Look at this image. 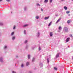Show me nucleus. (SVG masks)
Returning <instances> with one entry per match:
<instances>
[{"mask_svg": "<svg viewBox=\"0 0 73 73\" xmlns=\"http://www.w3.org/2000/svg\"><path fill=\"white\" fill-rule=\"evenodd\" d=\"M63 30L66 32H67L68 31V29L67 27H64Z\"/></svg>", "mask_w": 73, "mask_h": 73, "instance_id": "f257e3e1", "label": "nucleus"}, {"mask_svg": "<svg viewBox=\"0 0 73 73\" xmlns=\"http://www.w3.org/2000/svg\"><path fill=\"white\" fill-rule=\"evenodd\" d=\"M69 40H70V38H68L66 39V42H68L69 41Z\"/></svg>", "mask_w": 73, "mask_h": 73, "instance_id": "f03ea898", "label": "nucleus"}, {"mask_svg": "<svg viewBox=\"0 0 73 73\" xmlns=\"http://www.w3.org/2000/svg\"><path fill=\"white\" fill-rule=\"evenodd\" d=\"M60 20H61V18H59V19L57 20V21H56V23H58L59 21H60Z\"/></svg>", "mask_w": 73, "mask_h": 73, "instance_id": "7ed1b4c3", "label": "nucleus"}, {"mask_svg": "<svg viewBox=\"0 0 73 73\" xmlns=\"http://www.w3.org/2000/svg\"><path fill=\"white\" fill-rule=\"evenodd\" d=\"M49 18V17H45L44 18V20H47V19H48Z\"/></svg>", "mask_w": 73, "mask_h": 73, "instance_id": "20e7f679", "label": "nucleus"}, {"mask_svg": "<svg viewBox=\"0 0 73 73\" xmlns=\"http://www.w3.org/2000/svg\"><path fill=\"white\" fill-rule=\"evenodd\" d=\"M50 36H53V34L52 32H50Z\"/></svg>", "mask_w": 73, "mask_h": 73, "instance_id": "39448f33", "label": "nucleus"}, {"mask_svg": "<svg viewBox=\"0 0 73 73\" xmlns=\"http://www.w3.org/2000/svg\"><path fill=\"white\" fill-rule=\"evenodd\" d=\"M64 8L65 10H67V9H68V8L65 6L64 7Z\"/></svg>", "mask_w": 73, "mask_h": 73, "instance_id": "423d86ee", "label": "nucleus"}, {"mask_svg": "<svg viewBox=\"0 0 73 73\" xmlns=\"http://www.w3.org/2000/svg\"><path fill=\"white\" fill-rule=\"evenodd\" d=\"M62 29V28L61 27H59L58 28V29L59 30H61V29Z\"/></svg>", "mask_w": 73, "mask_h": 73, "instance_id": "0eeeda50", "label": "nucleus"}, {"mask_svg": "<svg viewBox=\"0 0 73 73\" xmlns=\"http://www.w3.org/2000/svg\"><path fill=\"white\" fill-rule=\"evenodd\" d=\"M15 39V37L13 36L12 38V40H14Z\"/></svg>", "mask_w": 73, "mask_h": 73, "instance_id": "6e6552de", "label": "nucleus"}, {"mask_svg": "<svg viewBox=\"0 0 73 73\" xmlns=\"http://www.w3.org/2000/svg\"><path fill=\"white\" fill-rule=\"evenodd\" d=\"M52 22L51 21L49 24L48 26H50V25L52 24Z\"/></svg>", "mask_w": 73, "mask_h": 73, "instance_id": "1a4fd4ad", "label": "nucleus"}, {"mask_svg": "<svg viewBox=\"0 0 73 73\" xmlns=\"http://www.w3.org/2000/svg\"><path fill=\"white\" fill-rule=\"evenodd\" d=\"M48 1V0H45L44 3H47Z\"/></svg>", "mask_w": 73, "mask_h": 73, "instance_id": "9d476101", "label": "nucleus"}, {"mask_svg": "<svg viewBox=\"0 0 73 73\" xmlns=\"http://www.w3.org/2000/svg\"><path fill=\"white\" fill-rule=\"evenodd\" d=\"M54 70H57V68L56 67H54Z\"/></svg>", "mask_w": 73, "mask_h": 73, "instance_id": "9b49d317", "label": "nucleus"}, {"mask_svg": "<svg viewBox=\"0 0 73 73\" xmlns=\"http://www.w3.org/2000/svg\"><path fill=\"white\" fill-rule=\"evenodd\" d=\"M70 20H68V21H67V23L68 24H69V23H70Z\"/></svg>", "mask_w": 73, "mask_h": 73, "instance_id": "f8f14e48", "label": "nucleus"}, {"mask_svg": "<svg viewBox=\"0 0 73 73\" xmlns=\"http://www.w3.org/2000/svg\"><path fill=\"white\" fill-rule=\"evenodd\" d=\"M29 64V62H27L26 63L27 66H28Z\"/></svg>", "mask_w": 73, "mask_h": 73, "instance_id": "ddd939ff", "label": "nucleus"}, {"mask_svg": "<svg viewBox=\"0 0 73 73\" xmlns=\"http://www.w3.org/2000/svg\"><path fill=\"white\" fill-rule=\"evenodd\" d=\"M14 34V32H13L11 34V36H13Z\"/></svg>", "mask_w": 73, "mask_h": 73, "instance_id": "4468645a", "label": "nucleus"}, {"mask_svg": "<svg viewBox=\"0 0 73 73\" xmlns=\"http://www.w3.org/2000/svg\"><path fill=\"white\" fill-rule=\"evenodd\" d=\"M28 24L25 25L24 26V27H27V26H28Z\"/></svg>", "mask_w": 73, "mask_h": 73, "instance_id": "2eb2a0df", "label": "nucleus"}, {"mask_svg": "<svg viewBox=\"0 0 73 73\" xmlns=\"http://www.w3.org/2000/svg\"><path fill=\"white\" fill-rule=\"evenodd\" d=\"M36 19H38V16H37L36 17Z\"/></svg>", "mask_w": 73, "mask_h": 73, "instance_id": "dca6fc26", "label": "nucleus"}, {"mask_svg": "<svg viewBox=\"0 0 73 73\" xmlns=\"http://www.w3.org/2000/svg\"><path fill=\"white\" fill-rule=\"evenodd\" d=\"M21 67H24V64H22L21 66Z\"/></svg>", "mask_w": 73, "mask_h": 73, "instance_id": "f3484780", "label": "nucleus"}, {"mask_svg": "<svg viewBox=\"0 0 73 73\" xmlns=\"http://www.w3.org/2000/svg\"><path fill=\"white\" fill-rule=\"evenodd\" d=\"M59 57V55H58V54L56 55V57L57 58V57Z\"/></svg>", "mask_w": 73, "mask_h": 73, "instance_id": "a211bd4d", "label": "nucleus"}, {"mask_svg": "<svg viewBox=\"0 0 73 73\" xmlns=\"http://www.w3.org/2000/svg\"><path fill=\"white\" fill-rule=\"evenodd\" d=\"M28 58L29 59L30 58V55H28Z\"/></svg>", "mask_w": 73, "mask_h": 73, "instance_id": "6ab92c4d", "label": "nucleus"}, {"mask_svg": "<svg viewBox=\"0 0 73 73\" xmlns=\"http://www.w3.org/2000/svg\"><path fill=\"white\" fill-rule=\"evenodd\" d=\"M47 61L48 62H49V58H48Z\"/></svg>", "mask_w": 73, "mask_h": 73, "instance_id": "aec40b11", "label": "nucleus"}, {"mask_svg": "<svg viewBox=\"0 0 73 73\" xmlns=\"http://www.w3.org/2000/svg\"><path fill=\"white\" fill-rule=\"evenodd\" d=\"M66 13H70V12L69 11H66Z\"/></svg>", "mask_w": 73, "mask_h": 73, "instance_id": "412c9836", "label": "nucleus"}, {"mask_svg": "<svg viewBox=\"0 0 73 73\" xmlns=\"http://www.w3.org/2000/svg\"><path fill=\"white\" fill-rule=\"evenodd\" d=\"M52 1H53V0H50V3H52Z\"/></svg>", "mask_w": 73, "mask_h": 73, "instance_id": "4be33fe9", "label": "nucleus"}, {"mask_svg": "<svg viewBox=\"0 0 73 73\" xmlns=\"http://www.w3.org/2000/svg\"><path fill=\"white\" fill-rule=\"evenodd\" d=\"M38 49L39 50H41V47H39Z\"/></svg>", "mask_w": 73, "mask_h": 73, "instance_id": "5701e85b", "label": "nucleus"}, {"mask_svg": "<svg viewBox=\"0 0 73 73\" xmlns=\"http://www.w3.org/2000/svg\"><path fill=\"white\" fill-rule=\"evenodd\" d=\"M16 27H15V26H14V27H13V29H15V28Z\"/></svg>", "mask_w": 73, "mask_h": 73, "instance_id": "b1692460", "label": "nucleus"}, {"mask_svg": "<svg viewBox=\"0 0 73 73\" xmlns=\"http://www.w3.org/2000/svg\"><path fill=\"white\" fill-rule=\"evenodd\" d=\"M32 61H35V58H33Z\"/></svg>", "mask_w": 73, "mask_h": 73, "instance_id": "393cba45", "label": "nucleus"}, {"mask_svg": "<svg viewBox=\"0 0 73 73\" xmlns=\"http://www.w3.org/2000/svg\"><path fill=\"white\" fill-rule=\"evenodd\" d=\"M27 42H28V41H27V40H26V41H25V43H27Z\"/></svg>", "mask_w": 73, "mask_h": 73, "instance_id": "a878e982", "label": "nucleus"}, {"mask_svg": "<svg viewBox=\"0 0 73 73\" xmlns=\"http://www.w3.org/2000/svg\"><path fill=\"white\" fill-rule=\"evenodd\" d=\"M0 25H3V23H0Z\"/></svg>", "mask_w": 73, "mask_h": 73, "instance_id": "bb28decb", "label": "nucleus"}, {"mask_svg": "<svg viewBox=\"0 0 73 73\" xmlns=\"http://www.w3.org/2000/svg\"><path fill=\"white\" fill-rule=\"evenodd\" d=\"M4 49H5V48H7V46H5L4 47Z\"/></svg>", "mask_w": 73, "mask_h": 73, "instance_id": "cd10ccee", "label": "nucleus"}, {"mask_svg": "<svg viewBox=\"0 0 73 73\" xmlns=\"http://www.w3.org/2000/svg\"><path fill=\"white\" fill-rule=\"evenodd\" d=\"M12 73H16V72H15L14 71H13L12 72Z\"/></svg>", "mask_w": 73, "mask_h": 73, "instance_id": "c85d7f7f", "label": "nucleus"}, {"mask_svg": "<svg viewBox=\"0 0 73 73\" xmlns=\"http://www.w3.org/2000/svg\"><path fill=\"white\" fill-rule=\"evenodd\" d=\"M0 61H3V60H2L1 58L0 59Z\"/></svg>", "mask_w": 73, "mask_h": 73, "instance_id": "c756f323", "label": "nucleus"}, {"mask_svg": "<svg viewBox=\"0 0 73 73\" xmlns=\"http://www.w3.org/2000/svg\"><path fill=\"white\" fill-rule=\"evenodd\" d=\"M40 35V33H38V35Z\"/></svg>", "mask_w": 73, "mask_h": 73, "instance_id": "7c9ffc66", "label": "nucleus"}, {"mask_svg": "<svg viewBox=\"0 0 73 73\" xmlns=\"http://www.w3.org/2000/svg\"><path fill=\"white\" fill-rule=\"evenodd\" d=\"M70 36H71V37H73V36H72V35H70Z\"/></svg>", "mask_w": 73, "mask_h": 73, "instance_id": "2f4dec72", "label": "nucleus"}, {"mask_svg": "<svg viewBox=\"0 0 73 73\" xmlns=\"http://www.w3.org/2000/svg\"><path fill=\"white\" fill-rule=\"evenodd\" d=\"M6 1H9V0H6Z\"/></svg>", "mask_w": 73, "mask_h": 73, "instance_id": "473e14b6", "label": "nucleus"}, {"mask_svg": "<svg viewBox=\"0 0 73 73\" xmlns=\"http://www.w3.org/2000/svg\"><path fill=\"white\" fill-rule=\"evenodd\" d=\"M25 32H26V31L24 30V33H25Z\"/></svg>", "mask_w": 73, "mask_h": 73, "instance_id": "72a5a7b5", "label": "nucleus"}, {"mask_svg": "<svg viewBox=\"0 0 73 73\" xmlns=\"http://www.w3.org/2000/svg\"><path fill=\"white\" fill-rule=\"evenodd\" d=\"M41 11H43V10L42 9H41Z\"/></svg>", "mask_w": 73, "mask_h": 73, "instance_id": "f704fd0d", "label": "nucleus"}, {"mask_svg": "<svg viewBox=\"0 0 73 73\" xmlns=\"http://www.w3.org/2000/svg\"><path fill=\"white\" fill-rule=\"evenodd\" d=\"M37 5H39V4H38Z\"/></svg>", "mask_w": 73, "mask_h": 73, "instance_id": "c9c22d12", "label": "nucleus"}, {"mask_svg": "<svg viewBox=\"0 0 73 73\" xmlns=\"http://www.w3.org/2000/svg\"><path fill=\"white\" fill-rule=\"evenodd\" d=\"M64 0H62V1H64Z\"/></svg>", "mask_w": 73, "mask_h": 73, "instance_id": "e433bc0d", "label": "nucleus"}, {"mask_svg": "<svg viewBox=\"0 0 73 73\" xmlns=\"http://www.w3.org/2000/svg\"><path fill=\"white\" fill-rule=\"evenodd\" d=\"M2 1V0H0V1Z\"/></svg>", "mask_w": 73, "mask_h": 73, "instance_id": "4c0bfd02", "label": "nucleus"}, {"mask_svg": "<svg viewBox=\"0 0 73 73\" xmlns=\"http://www.w3.org/2000/svg\"><path fill=\"white\" fill-rule=\"evenodd\" d=\"M16 57H17V56H16Z\"/></svg>", "mask_w": 73, "mask_h": 73, "instance_id": "58836bf2", "label": "nucleus"}, {"mask_svg": "<svg viewBox=\"0 0 73 73\" xmlns=\"http://www.w3.org/2000/svg\"><path fill=\"white\" fill-rule=\"evenodd\" d=\"M72 1H73V0H72Z\"/></svg>", "mask_w": 73, "mask_h": 73, "instance_id": "ea45409f", "label": "nucleus"}, {"mask_svg": "<svg viewBox=\"0 0 73 73\" xmlns=\"http://www.w3.org/2000/svg\"><path fill=\"white\" fill-rule=\"evenodd\" d=\"M69 16H70V15H69Z\"/></svg>", "mask_w": 73, "mask_h": 73, "instance_id": "a19ab883", "label": "nucleus"}]
</instances>
